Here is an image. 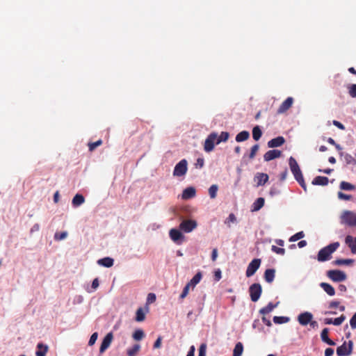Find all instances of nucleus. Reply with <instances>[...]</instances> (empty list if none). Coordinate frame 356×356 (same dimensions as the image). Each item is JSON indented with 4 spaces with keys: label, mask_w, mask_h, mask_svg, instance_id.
<instances>
[{
    "label": "nucleus",
    "mask_w": 356,
    "mask_h": 356,
    "mask_svg": "<svg viewBox=\"0 0 356 356\" xmlns=\"http://www.w3.org/2000/svg\"><path fill=\"white\" fill-rule=\"evenodd\" d=\"M339 242H334L321 248L318 253L317 259L320 262L328 261L331 259L332 254L339 247Z\"/></svg>",
    "instance_id": "f257e3e1"
},
{
    "label": "nucleus",
    "mask_w": 356,
    "mask_h": 356,
    "mask_svg": "<svg viewBox=\"0 0 356 356\" xmlns=\"http://www.w3.org/2000/svg\"><path fill=\"white\" fill-rule=\"evenodd\" d=\"M341 223L350 227L356 226V213L351 211H344L341 217Z\"/></svg>",
    "instance_id": "f03ea898"
},
{
    "label": "nucleus",
    "mask_w": 356,
    "mask_h": 356,
    "mask_svg": "<svg viewBox=\"0 0 356 356\" xmlns=\"http://www.w3.org/2000/svg\"><path fill=\"white\" fill-rule=\"evenodd\" d=\"M327 276L335 282L345 281L347 278L346 274L339 270H330L327 272Z\"/></svg>",
    "instance_id": "7ed1b4c3"
},
{
    "label": "nucleus",
    "mask_w": 356,
    "mask_h": 356,
    "mask_svg": "<svg viewBox=\"0 0 356 356\" xmlns=\"http://www.w3.org/2000/svg\"><path fill=\"white\" fill-rule=\"evenodd\" d=\"M262 293V287L259 283H254L249 287V293L252 302H257Z\"/></svg>",
    "instance_id": "20e7f679"
},
{
    "label": "nucleus",
    "mask_w": 356,
    "mask_h": 356,
    "mask_svg": "<svg viewBox=\"0 0 356 356\" xmlns=\"http://www.w3.org/2000/svg\"><path fill=\"white\" fill-rule=\"evenodd\" d=\"M188 162L186 159H181L179 163H177L173 170V176L175 177H181L186 175L188 170Z\"/></svg>",
    "instance_id": "39448f33"
},
{
    "label": "nucleus",
    "mask_w": 356,
    "mask_h": 356,
    "mask_svg": "<svg viewBox=\"0 0 356 356\" xmlns=\"http://www.w3.org/2000/svg\"><path fill=\"white\" fill-rule=\"evenodd\" d=\"M217 138L218 134L216 132H211L208 135L204 145V149L206 152H210L213 150Z\"/></svg>",
    "instance_id": "423d86ee"
},
{
    "label": "nucleus",
    "mask_w": 356,
    "mask_h": 356,
    "mask_svg": "<svg viewBox=\"0 0 356 356\" xmlns=\"http://www.w3.org/2000/svg\"><path fill=\"white\" fill-rule=\"evenodd\" d=\"M197 226L195 220H184L179 224V229L185 233H190Z\"/></svg>",
    "instance_id": "0eeeda50"
},
{
    "label": "nucleus",
    "mask_w": 356,
    "mask_h": 356,
    "mask_svg": "<svg viewBox=\"0 0 356 356\" xmlns=\"http://www.w3.org/2000/svg\"><path fill=\"white\" fill-rule=\"evenodd\" d=\"M348 344V347H347L346 342L345 341L341 346L337 348V355L338 356H348L351 354L353 351V342L352 341H349Z\"/></svg>",
    "instance_id": "6e6552de"
},
{
    "label": "nucleus",
    "mask_w": 356,
    "mask_h": 356,
    "mask_svg": "<svg viewBox=\"0 0 356 356\" xmlns=\"http://www.w3.org/2000/svg\"><path fill=\"white\" fill-rule=\"evenodd\" d=\"M261 264L260 259H254L251 261V262L248 264L245 275L246 277H250L252 276L256 271L258 270Z\"/></svg>",
    "instance_id": "1a4fd4ad"
},
{
    "label": "nucleus",
    "mask_w": 356,
    "mask_h": 356,
    "mask_svg": "<svg viewBox=\"0 0 356 356\" xmlns=\"http://www.w3.org/2000/svg\"><path fill=\"white\" fill-rule=\"evenodd\" d=\"M169 236L172 241H173L177 245L182 244L184 240V235L181 232L180 230L173 228L169 232Z\"/></svg>",
    "instance_id": "9d476101"
},
{
    "label": "nucleus",
    "mask_w": 356,
    "mask_h": 356,
    "mask_svg": "<svg viewBox=\"0 0 356 356\" xmlns=\"http://www.w3.org/2000/svg\"><path fill=\"white\" fill-rule=\"evenodd\" d=\"M313 317L314 316L311 312H304L298 316L297 320L301 325L306 326L309 324V323L311 322V320L313 319Z\"/></svg>",
    "instance_id": "9b49d317"
},
{
    "label": "nucleus",
    "mask_w": 356,
    "mask_h": 356,
    "mask_svg": "<svg viewBox=\"0 0 356 356\" xmlns=\"http://www.w3.org/2000/svg\"><path fill=\"white\" fill-rule=\"evenodd\" d=\"M113 339V333L108 332L103 339L100 348L99 353H103L111 345L112 340Z\"/></svg>",
    "instance_id": "f8f14e48"
},
{
    "label": "nucleus",
    "mask_w": 356,
    "mask_h": 356,
    "mask_svg": "<svg viewBox=\"0 0 356 356\" xmlns=\"http://www.w3.org/2000/svg\"><path fill=\"white\" fill-rule=\"evenodd\" d=\"M292 174L293 175L296 181L300 184V186L303 188V190L305 191H307V185L305 182V179L300 168H299V170H294L293 172H292Z\"/></svg>",
    "instance_id": "ddd939ff"
},
{
    "label": "nucleus",
    "mask_w": 356,
    "mask_h": 356,
    "mask_svg": "<svg viewBox=\"0 0 356 356\" xmlns=\"http://www.w3.org/2000/svg\"><path fill=\"white\" fill-rule=\"evenodd\" d=\"M282 152L279 149H271L266 152L264 155L265 161H270L281 156Z\"/></svg>",
    "instance_id": "4468645a"
},
{
    "label": "nucleus",
    "mask_w": 356,
    "mask_h": 356,
    "mask_svg": "<svg viewBox=\"0 0 356 356\" xmlns=\"http://www.w3.org/2000/svg\"><path fill=\"white\" fill-rule=\"evenodd\" d=\"M268 175L263 172H257L254 177V180L257 181V187L264 186L268 181Z\"/></svg>",
    "instance_id": "2eb2a0df"
},
{
    "label": "nucleus",
    "mask_w": 356,
    "mask_h": 356,
    "mask_svg": "<svg viewBox=\"0 0 356 356\" xmlns=\"http://www.w3.org/2000/svg\"><path fill=\"white\" fill-rule=\"evenodd\" d=\"M284 143L285 139L283 136H277L269 140L267 145L269 148H275L282 146Z\"/></svg>",
    "instance_id": "dca6fc26"
},
{
    "label": "nucleus",
    "mask_w": 356,
    "mask_h": 356,
    "mask_svg": "<svg viewBox=\"0 0 356 356\" xmlns=\"http://www.w3.org/2000/svg\"><path fill=\"white\" fill-rule=\"evenodd\" d=\"M293 102V99L291 97L286 98L280 106L277 109V113H284L286 112L291 106Z\"/></svg>",
    "instance_id": "f3484780"
},
{
    "label": "nucleus",
    "mask_w": 356,
    "mask_h": 356,
    "mask_svg": "<svg viewBox=\"0 0 356 356\" xmlns=\"http://www.w3.org/2000/svg\"><path fill=\"white\" fill-rule=\"evenodd\" d=\"M196 195V190L193 186L186 188L181 194V198L183 200H189L194 197Z\"/></svg>",
    "instance_id": "a211bd4d"
},
{
    "label": "nucleus",
    "mask_w": 356,
    "mask_h": 356,
    "mask_svg": "<svg viewBox=\"0 0 356 356\" xmlns=\"http://www.w3.org/2000/svg\"><path fill=\"white\" fill-rule=\"evenodd\" d=\"M345 243L350 248L353 254H356V237L348 235L345 238Z\"/></svg>",
    "instance_id": "6ab92c4d"
},
{
    "label": "nucleus",
    "mask_w": 356,
    "mask_h": 356,
    "mask_svg": "<svg viewBox=\"0 0 356 356\" xmlns=\"http://www.w3.org/2000/svg\"><path fill=\"white\" fill-rule=\"evenodd\" d=\"M328 332L329 329L325 327L323 329L321 333V340L324 342L328 344L329 346H335V342L330 339L328 337Z\"/></svg>",
    "instance_id": "aec40b11"
},
{
    "label": "nucleus",
    "mask_w": 356,
    "mask_h": 356,
    "mask_svg": "<svg viewBox=\"0 0 356 356\" xmlns=\"http://www.w3.org/2000/svg\"><path fill=\"white\" fill-rule=\"evenodd\" d=\"M319 286L328 296H334L335 295V289L331 284L326 282H321Z\"/></svg>",
    "instance_id": "412c9836"
},
{
    "label": "nucleus",
    "mask_w": 356,
    "mask_h": 356,
    "mask_svg": "<svg viewBox=\"0 0 356 356\" xmlns=\"http://www.w3.org/2000/svg\"><path fill=\"white\" fill-rule=\"evenodd\" d=\"M264 203L265 200L264 197L257 198L251 206V211H258L264 207Z\"/></svg>",
    "instance_id": "4be33fe9"
},
{
    "label": "nucleus",
    "mask_w": 356,
    "mask_h": 356,
    "mask_svg": "<svg viewBox=\"0 0 356 356\" xmlns=\"http://www.w3.org/2000/svg\"><path fill=\"white\" fill-rule=\"evenodd\" d=\"M329 179L327 177L317 176L312 181V184L315 186H327Z\"/></svg>",
    "instance_id": "5701e85b"
},
{
    "label": "nucleus",
    "mask_w": 356,
    "mask_h": 356,
    "mask_svg": "<svg viewBox=\"0 0 356 356\" xmlns=\"http://www.w3.org/2000/svg\"><path fill=\"white\" fill-rule=\"evenodd\" d=\"M339 154L341 156H342L343 158V160L347 165H356V159L353 156H351L350 154L340 152Z\"/></svg>",
    "instance_id": "b1692460"
},
{
    "label": "nucleus",
    "mask_w": 356,
    "mask_h": 356,
    "mask_svg": "<svg viewBox=\"0 0 356 356\" xmlns=\"http://www.w3.org/2000/svg\"><path fill=\"white\" fill-rule=\"evenodd\" d=\"M38 350L35 352L36 356H46V354L49 350L47 345L42 343H38L37 344Z\"/></svg>",
    "instance_id": "393cba45"
},
{
    "label": "nucleus",
    "mask_w": 356,
    "mask_h": 356,
    "mask_svg": "<svg viewBox=\"0 0 356 356\" xmlns=\"http://www.w3.org/2000/svg\"><path fill=\"white\" fill-rule=\"evenodd\" d=\"M85 198L83 195L77 193L74 195L72 200V204L74 207L76 208L83 204Z\"/></svg>",
    "instance_id": "a878e982"
},
{
    "label": "nucleus",
    "mask_w": 356,
    "mask_h": 356,
    "mask_svg": "<svg viewBox=\"0 0 356 356\" xmlns=\"http://www.w3.org/2000/svg\"><path fill=\"white\" fill-rule=\"evenodd\" d=\"M275 276V270L273 268L266 269L264 272V279L268 283H271Z\"/></svg>",
    "instance_id": "bb28decb"
},
{
    "label": "nucleus",
    "mask_w": 356,
    "mask_h": 356,
    "mask_svg": "<svg viewBox=\"0 0 356 356\" xmlns=\"http://www.w3.org/2000/svg\"><path fill=\"white\" fill-rule=\"evenodd\" d=\"M279 302L273 304V302H269L266 307H262L259 310V314L262 315H266L270 312H271L275 307H277Z\"/></svg>",
    "instance_id": "cd10ccee"
},
{
    "label": "nucleus",
    "mask_w": 356,
    "mask_h": 356,
    "mask_svg": "<svg viewBox=\"0 0 356 356\" xmlns=\"http://www.w3.org/2000/svg\"><path fill=\"white\" fill-rule=\"evenodd\" d=\"M114 263L113 259L111 257H104L97 261V264L102 266L110 268L113 266Z\"/></svg>",
    "instance_id": "c85d7f7f"
},
{
    "label": "nucleus",
    "mask_w": 356,
    "mask_h": 356,
    "mask_svg": "<svg viewBox=\"0 0 356 356\" xmlns=\"http://www.w3.org/2000/svg\"><path fill=\"white\" fill-rule=\"evenodd\" d=\"M250 137V133L248 131H242L236 136V141L238 143L243 142Z\"/></svg>",
    "instance_id": "c756f323"
},
{
    "label": "nucleus",
    "mask_w": 356,
    "mask_h": 356,
    "mask_svg": "<svg viewBox=\"0 0 356 356\" xmlns=\"http://www.w3.org/2000/svg\"><path fill=\"white\" fill-rule=\"evenodd\" d=\"M202 277V272L199 271L193 276V277L191 280L188 284H189L190 286L195 287L196 284H197L200 282Z\"/></svg>",
    "instance_id": "7c9ffc66"
},
{
    "label": "nucleus",
    "mask_w": 356,
    "mask_h": 356,
    "mask_svg": "<svg viewBox=\"0 0 356 356\" xmlns=\"http://www.w3.org/2000/svg\"><path fill=\"white\" fill-rule=\"evenodd\" d=\"M339 188L343 191H350L355 190L356 187L349 182L342 181L339 184Z\"/></svg>",
    "instance_id": "2f4dec72"
},
{
    "label": "nucleus",
    "mask_w": 356,
    "mask_h": 356,
    "mask_svg": "<svg viewBox=\"0 0 356 356\" xmlns=\"http://www.w3.org/2000/svg\"><path fill=\"white\" fill-rule=\"evenodd\" d=\"M229 137V134L227 131H222L216 140V144L218 145L222 142H226Z\"/></svg>",
    "instance_id": "473e14b6"
},
{
    "label": "nucleus",
    "mask_w": 356,
    "mask_h": 356,
    "mask_svg": "<svg viewBox=\"0 0 356 356\" xmlns=\"http://www.w3.org/2000/svg\"><path fill=\"white\" fill-rule=\"evenodd\" d=\"M353 262L354 260L352 259H338L333 261V264L336 266L349 265Z\"/></svg>",
    "instance_id": "72a5a7b5"
},
{
    "label": "nucleus",
    "mask_w": 356,
    "mask_h": 356,
    "mask_svg": "<svg viewBox=\"0 0 356 356\" xmlns=\"http://www.w3.org/2000/svg\"><path fill=\"white\" fill-rule=\"evenodd\" d=\"M243 351V346L241 342H238L234 348L232 356H241Z\"/></svg>",
    "instance_id": "f704fd0d"
},
{
    "label": "nucleus",
    "mask_w": 356,
    "mask_h": 356,
    "mask_svg": "<svg viewBox=\"0 0 356 356\" xmlns=\"http://www.w3.org/2000/svg\"><path fill=\"white\" fill-rule=\"evenodd\" d=\"M262 136V131L260 127L257 125L252 129V138L254 140H259Z\"/></svg>",
    "instance_id": "c9c22d12"
},
{
    "label": "nucleus",
    "mask_w": 356,
    "mask_h": 356,
    "mask_svg": "<svg viewBox=\"0 0 356 356\" xmlns=\"http://www.w3.org/2000/svg\"><path fill=\"white\" fill-rule=\"evenodd\" d=\"M145 318V313L142 307H139L136 312L135 320L138 322L143 321Z\"/></svg>",
    "instance_id": "e433bc0d"
},
{
    "label": "nucleus",
    "mask_w": 356,
    "mask_h": 356,
    "mask_svg": "<svg viewBox=\"0 0 356 356\" xmlns=\"http://www.w3.org/2000/svg\"><path fill=\"white\" fill-rule=\"evenodd\" d=\"M289 165L291 172L294 170H299L300 168V166L298 164L296 160L293 156H290L289 159Z\"/></svg>",
    "instance_id": "4c0bfd02"
},
{
    "label": "nucleus",
    "mask_w": 356,
    "mask_h": 356,
    "mask_svg": "<svg viewBox=\"0 0 356 356\" xmlns=\"http://www.w3.org/2000/svg\"><path fill=\"white\" fill-rule=\"evenodd\" d=\"M218 186L216 184L211 185L209 188V195L211 199H215L217 196Z\"/></svg>",
    "instance_id": "58836bf2"
},
{
    "label": "nucleus",
    "mask_w": 356,
    "mask_h": 356,
    "mask_svg": "<svg viewBox=\"0 0 356 356\" xmlns=\"http://www.w3.org/2000/svg\"><path fill=\"white\" fill-rule=\"evenodd\" d=\"M273 320L275 324H283L288 323L290 318L287 316H274Z\"/></svg>",
    "instance_id": "ea45409f"
},
{
    "label": "nucleus",
    "mask_w": 356,
    "mask_h": 356,
    "mask_svg": "<svg viewBox=\"0 0 356 356\" xmlns=\"http://www.w3.org/2000/svg\"><path fill=\"white\" fill-rule=\"evenodd\" d=\"M140 346L135 344L131 348L127 350L128 356H136V353L140 350Z\"/></svg>",
    "instance_id": "a19ab883"
},
{
    "label": "nucleus",
    "mask_w": 356,
    "mask_h": 356,
    "mask_svg": "<svg viewBox=\"0 0 356 356\" xmlns=\"http://www.w3.org/2000/svg\"><path fill=\"white\" fill-rule=\"evenodd\" d=\"M143 337L144 332L140 329L136 330L133 334V338L137 341L141 340L143 338Z\"/></svg>",
    "instance_id": "79ce46f5"
},
{
    "label": "nucleus",
    "mask_w": 356,
    "mask_h": 356,
    "mask_svg": "<svg viewBox=\"0 0 356 356\" xmlns=\"http://www.w3.org/2000/svg\"><path fill=\"white\" fill-rule=\"evenodd\" d=\"M305 236L303 232H299L294 235L291 236L289 238V241L295 242L298 241L299 239L302 238Z\"/></svg>",
    "instance_id": "37998d69"
},
{
    "label": "nucleus",
    "mask_w": 356,
    "mask_h": 356,
    "mask_svg": "<svg viewBox=\"0 0 356 356\" xmlns=\"http://www.w3.org/2000/svg\"><path fill=\"white\" fill-rule=\"evenodd\" d=\"M259 149V145L258 144H255L251 147L250 152L249 154V158L250 159H252L254 158Z\"/></svg>",
    "instance_id": "c03bdc74"
},
{
    "label": "nucleus",
    "mask_w": 356,
    "mask_h": 356,
    "mask_svg": "<svg viewBox=\"0 0 356 356\" xmlns=\"http://www.w3.org/2000/svg\"><path fill=\"white\" fill-rule=\"evenodd\" d=\"M67 236V232H62L60 233L56 232L54 234V239L56 241H61L65 239Z\"/></svg>",
    "instance_id": "a18cd8bd"
},
{
    "label": "nucleus",
    "mask_w": 356,
    "mask_h": 356,
    "mask_svg": "<svg viewBox=\"0 0 356 356\" xmlns=\"http://www.w3.org/2000/svg\"><path fill=\"white\" fill-rule=\"evenodd\" d=\"M337 197L339 200H350L353 198V196L351 195L343 193L341 191H339L337 193Z\"/></svg>",
    "instance_id": "49530a36"
},
{
    "label": "nucleus",
    "mask_w": 356,
    "mask_h": 356,
    "mask_svg": "<svg viewBox=\"0 0 356 356\" xmlns=\"http://www.w3.org/2000/svg\"><path fill=\"white\" fill-rule=\"evenodd\" d=\"M346 319V316L344 315H341L338 318L333 319L332 325H340Z\"/></svg>",
    "instance_id": "de8ad7c7"
},
{
    "label": "nucleus",
    "mask_w": 356,
    "mask_h": 356,
    "mask_svg": "<svg viewBox=\"0 0 356 356\" xmlns=\"http://www.w3.org/2000/svg\"><path fill=\"white\" fill-rule=\"evenodd\" d=\"M271 250L273 252H275L278 254L284 255L285 253V250L282 248H278L276 245H272Z\"/></svg>",
    "instance_id": "09e8293b"
},
{
    "label": "nucleus",
    "mask_w": 356,
    "mask_h": 356,
    "mask_svg": "<svg viewBox=\"0 0 356 356\" xmlns=\"http://www.w3.org/2000/svg\"><path fill=\"white\" fill-rule=\"evenodd\" d=\"M349 95L352 97H356V84H351L349 87Z\"/></svg>",
    "instance_id": "8fccbe9b"
},
{
    "label": "nucleus",
    "mask_w": 356,
    "mask_h": 356,
    "mask_svg": "<svg viewBox=\"0 0 356 356\" xmlns=\"http://www.w3.org/2000/svg\"><path fill=\"white\" fill-rule=\"evenodd\" d=\"M207 345L202 343L199 348L198 356H206Z\"/></svg>",
    "instance_id": "3c124183"
},
{
    "label": "nucleus",
    "mask_w": 356,
    "mask_h": 356,
    "mask_svg": "<svg viewBox=\"0 0 356 356\" xmlns=\"http://www.w3.org/2000/svg\"><path fill=\"white\" fill-rule=\"evenodd\" d=\"M97 337H98V334L97 332H94L91 336H90V338L89 339V341H88V345L89 346H92L95 344V343L96 342L97 339Z\"/></svg>",
    "instance_id": "603ef678"
},
{
    "label": "nucleus",
    "mask_w": 356,
    "mask_h": 356,
    "mask_svg": "<svg viewBox=\"0 0 356 356\" xmlns=\"http://www.w3.org/2000/svg\"><path fill=\"white\" fill-rule=\"evenodd\" d=\"M102 143V140H98L96 142L89 143V150L93 151L97 147L100 145Z\"/></svg>",
    "instance_id": "864d4df0"
},
{
    "label": "nucleus",
    "mask_w": 356,
    "mask_h": 356,
    "mask_svg": "<svg viewBox=\"0 0 356 356\" xmlns=\"http://www.w3.org/2000/svg\"><path fill=\"white\" fill-rule=\"evenodd\" d=\"M189 288H190V286H189V284H187L184 286V289H183V291H182V292H181V295L179 296L180 299H184V298L186 297V296L188 293Z\"/></svg>",
    "instance_id": "5fc2aeb1"
},
{
    "label": "nucleus",
    "mask_w": 356,
    "mask_h": 356,
    "mask_svg": "<svg viewBox=\"0 0 356 356\" xmlns=\"http://www.w3.org/2000/svg\"><path fill=\"white\" fill-rule=\"evenodd\" d=\"M222 278V272L220 268L216 269L214 271V280L218 282Z\"/></svg>",
    "instance_id": "6e6d98bb"
},
{
    "label": "nucleus",
    "mask_w": 356,
    "mask_h": 356,
    "mask_svg": "<svg viewBox=\"0 0 356 356\" xmlns=\"http://www.w3.org/2000/svg\"><path fill=\"white\" fill-rule=\"evenodd\" d=\"M350 325L353 330L356 329V312L350 320Z\"/></svg>",
    "instance_id": "4d7b16f0"
},
{
    "label": "nucleus",
    "mask_w": 356,
    "mask_h": 356,
    "mask_svg": "<svg viewBox=\"0 0 356 356\" xmlns=\"http://www.w3.org/2000/svg\"><path fill=\"white\" fill-rule=\"evenodd\" d=\"M156 300V295L153 293H149L147 295V302L148 303H152Z\"/></svg>",
    "instance_id": "13d9d810"
},
{
    "label": "nucleus",
    "mask_w": 356,
    "mask_h": 356,
    "mask_svg": "<svg viewBox=\"0 0 356 356\" xmlns=\"http://www.w3.org/2000/svg\"><path fill=\"white\" fill-rule=\"evenodd\" d=\"M236 221V218L234 213H230L227 218L225 223L228 222H235Z\"/></svg>",
    "instance_id": "bf43d9fd"
},
{
    "label": "nucleus",
    "mask_w": 356,
    "mask_h": 356,
    "mask_svg": "<svg viewBox=\"0 0 356 356\" xmlns=\"http://www.w3.org/2000/svg\"><path fill=\"white\" fill-rule=\"evenodd\" d=\"M332 124L333 125H334L335 127H337V128H339V129L341 130H345V126L341 123L340 122L337 121V120H333L332 121Z\"/></svg>",
    "instance_id": "052dcab7"
},
{
    "label": "nucleus",
    "mask_w": 356,
    "mask_h": 356,
    "mask_svg": "<svg viewBox=\"0 0 356 356\" xmlns=\"http://www.w3.org/2000/svg\"><path fill=\"white\" fill-rule=\"evenodd\" d=\"M204 160L203 158H198L197 159L195 166L196 168H202L204 166Z\"/></svg>",
    "instance_id": "680f3d73"
},
{
    "label": "nucleus",
    "mask_w": 356,
    "mask_h": 356,
    "mask_svg": "<svg viewBox=\"0 0 356 356\" xmlns=\"http://www.w3.org/2000/svg\"><path fill=\"white\" fill-rule=\"evenodd\" d=\"M161 341H162V337L161 336H159L157 338V339L155 341L153 348H159L161 346Z\"/></svg>",
    "instance_id": "e2e57ef3"
},
{
    "label": "nucleus",
    "mask_w": 356,
    "mask_h": 356,
    "mask_svg": "<svg viewBox=\"0 0 356 356\" xmlns=\"http://www.w3.org/2000/svg\"><path fill=\"white\" fill-rule=\"evenodd\" d=\"M99 280L98 278H95L93 280L92 282V285H91V287L92 289L95 291L97 289V288L99 286Z\"/></svg>",
    "instance_id": "0e129e2a"
},
{
    "label": "nucleus",
    "mask_w": 356,
    "mask_h": 356,
    "mask_svg": "<svg viewBox=\"0 0 356 356\" xmlns=\"http://www.w3.org/2000/svg\"><path fill=\"white\" fill-rule=\"evenodd\" d=\"M218 257V250L216 248H213L211 252V260L215 261Z\"/></svg>",
    "instance_id": "69168bd1"
},
{
    "label": "nucleus",
    "mask_w": 356,
    "mask_h": 356,
    "mask_svg": "<svg viewBox=\"0 0 356 356\" xmlns=\"http://www.w3.org/2000/svg\"><path fill=\"white\" fill-rule=\"evenodd\" d=\"M40 229V225L38 223H35L31 228L30 232L33 234V232H38Z\"/></svg>",
    "instance_id": "338daca9"
},
{
    "label": "nucleus",
    "mask_w": 356,
    "mask_h": 356,
    "mask_svg": "<svg viewBox=\"0 0 356 356\" xmlns=\"http://www.w3.org/2000/svg\"><path fill=\"white\" fill-rule=\"evenodd\" d=\"M334 354V350L331 348H327L325 350V356H332Z\"/></svg>",
    "instance_id": "774afa93"
}]
</instances>
